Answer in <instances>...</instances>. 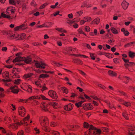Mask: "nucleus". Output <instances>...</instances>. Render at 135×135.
<instances>
[{
  "label": "nucleus",
  "mask_w": 135,
  "mask_h": 135,
  "mask_svg": "<svg viewBox=\"0 0 135 135\" xmlns=\"http://www.w3.org/2000/svg\"><path fill=\"white\" fill-rule=\"evenodd\" d=\"M20 36L22 40L24 39L26 37V35L24 33H22L20 35Z\"/></svg>",
  "instance_id": "4d7b16f0"
},
{
  "label": "nucleus",
  "mask_w": 135,
  "mask_h": 135,
  "mask_svg": "<svg viewBox=\"0 0 135 135\" xmlns=\"http://www.w3.org/2000/svg\"><path fill=\"white\" fill-rule=\"evenodd\" d=\"M75 19H74L73 20H71L67 19L66 22L67 23H68L69 25H71L73 23L75 22V21L76 22H77L79 20H78L76 21L75 20Z\"/></svg>",
  "instance_id": "5701e85b"
},
{
  "label": "nucleus",
  "mask_w": 135,
  "mask_h": 135,
  "mask_svg": "<svg viewBox=\"0 0 135 135\" xmlns=\"http://www.w3.org/2000/svg\"><path fill=\"white\" fill-rule=\"evenodd\" d=\"M42 88L41 89V91H43L47 89V88L45 86V85H44L42 86L41 87Z\"/></svg>",
  "instance_id": "e2e57ef3"
},
{
  "label": "nucleus",
  "mask_w": 135,
  "mask_h": 135,
  "mask_svg": "<svg viewBox=\"0 0 135 135\" xmlns=\"http://www.w3.org/2000/svg\"><path fill=\"white\" fill-rule=\"evenodd\" d=\"M57 124L55 122H52L50 123V125L51 126L54 127L57 126Z\"/></svg>",
  "instance_id": "864d4df0"
},
{
  "label": "nucleus",
  "mask_w": 135,
  "mask_h": 135,
  "mask_svg": "<svg viewBox=\"0 0 135 135\" xmlns=\"http://www.w3.org/2000/svg\"><path fill=\"white\" fill-rule=\"evenodd\" d=\"M62 90L64 93H65L67 94L68 92V89L65 87L63 88Z\"/></svg>",
  "instance_id": "69168bd1"
},
{
  "label": "nucleus",
  "mask_w": 135,
  "mask_h": 135,
  "mask_svg": "<svg viewBox=\"0 0 135 135\" xmlns=\"http://www.w3.org/2000/svg\"><path fill=\"white\" fill-rule=\"evenodd\" d=\"M33 131L34 133L36 134H39L40 132L39 129L37 127H35L34 128Z\"/></svg>",
  "instance_id": "473e14b6"
},
{
  "label": "nucleus",
  "mask_w": 135,
  "mask_h": 135,
  "mask_svg": "<svg viewBox=\"0 0 135 135\" xmlns=\"http://www.w3.org/2000/svg\"><path fill=\"white\" fill-rule=\"evenodd\" d=\"M10 107V108L12 109V111H14L16 110V108L15 105H13V104H11Z\"/></svg>",
  "instance_id": "603ef678"
},
{
  "label": "nucleus",
  "mask_w": 135,
  "mask_h": 135,
  "mask_svg": "<svg viewBox=\"0 0 135 135\" xmlns=\"http://www.w3.org/2000/svg\"><path fill=\"white\" fill-rule=\"evenodd\" d=\"M50 133L53 135H60V133L58 131L52 130L50 131Z\"/></svg>",
  "instance_id": "4c0bfd02"
},
{
  "label": "nucleus",
  "mask_w": 135,
  "mask_h": 135,
  "mask_svg": "<svg viewBox=\"0 0 135 135\" xmlns=\"http://www.w3.org/2000/svg\"><path fill=\"white\" fill-rule=\"evenodd\" d=\"M21 88L24 90L27 91L29 93L32 92V87L28 84L23 83L20 85Z\"/></svg>",
  "instance_id": "39448f33"
},
{
  "label": "nucleus",
  "mask_w": 135,
  "mask_h": 135,
  "mask_svg": "<svg viewBox=\"0 0 135 135\" xmlns=\"http://www.w3.org/2000/svg\"><path fill=\"white\" fill-rule=\"evenodd\" d=\"M73 62L74 63H76L77 64L80 65H82L83 64L82 61L78 59H73Z\"/></svg>",
  "instance_id": "f3484780"
},
{
  "label": "nucleus",
  "mask_w": 135,
  "mask_h": 135,
  "mask_svg": "<svg viewBox=\"0 0 135 135\" xmlns=\"http://www.w3.org/2000/svg\"><path fill=\"white\" fill-rule=\"evenodd\" d=\"M33 74L32 73H30L25 74L23 76V78L24 79H27L31 77L32 76Z\"/></svg>",
  "instance_id": "a211bd4d"
},
{
  "label": "nucleus",
  "mask_w": 135,
  "mask_h": 135,
  "mask_svg": "<svg viewBox=\"0 0 135 135\" xmlns=\"http://www.w3.org/2000/svg\"><path fill=\"white\" fill-rule=\"evenodd\" d=\"M20 54V53H17L16 54V56H18L16 57L15 59L13 60V62H16L24 61L27 64H30L31 63V59L30 56H28L26 57H23L19 56Z\"/></svg>",
  "instance_id": "20e7f679"
},
{
  "label": "nucleus",
  "mask_w": 135,
  "mask_h": 135,
  "mask_svg": "<svg viewBox=\"0 0 135 135\" xmlns=\"http://www.w3.org/2000/svg\"><path fill=\"white\" fill-rule=\"evenodd\" d=\"M91 6V4H89L88 6V5H87V2H85L82 4L81 7H90Z\"/></svg>",
  "instance_id": "37998d69"
},
{
  "label": "nucleus",
  "mask_w": 135,
  "mask_h": 135,
  "mask_svg": "<svg viewBox=\"0 0 135 135\" xmlns=\"http://www.w3.org/2000/svg\"><path fill=\"white\" fill-rule=\"evenodd\" d=\"M39 122L42 127V129L47 132H50V129L48 127L49 125V119L47 117L41 116L38 119Z\"/></svg>",
  "instance_id": "f257e3e1"
},
{
  "label": "nucleus",
  "mask_w": 135,
  "mask_h": 135,
  "mask_svg": "<svg viewBox=\"0 0 135 135\" xmlns=\"http://www.w3.org/2000/svg\"><path fill=\"white\" fill-rule=\"evenodd\" d=\"M32 45L35 46H40L42 44L39 42H33L32 44Z\"/></svg>",
  "instance_id": "6e6d98bb"
},
{
  "label": "nucleus",
  "mask_w": 135,
  "mask_h": 135,
  "mask_svg": "<svg viewBox=\"0 0 135 135\" xmlns=\"http://www.w3.org/2000/svg\"><path fill=\"white\" fill-rule=\"evenodd\" d=\"M123 115L126 119H128V115L126 112L123 113Z\"/></svg>",
  "instance_id": "3c124183"
},
{
  "label": "nucleus",
  "mask_w": 135,
  "mask_h": 135,
  "mask_svg": "<svg viewBox=\"0 0 135 135\" xmlns=\"http://www.w3.org/2000/svg\"><path fill=\"white\" fill-rule=\"evenodd\" d=\"M24 131L22 130H20L18 132L17 135H23Z\"/></svg>",
  "instance_id": "5fc2aeb1"
},
{
  "label": "nucleus",
  "mask_w": 135,
  "mask_h": 135,
  "mask_svg": "<svg viewBox=\"0 0 135 135\" xmlns=\"http://www.w3.org/2000/svg\"><path fill=\"white\" fill-rule=\"evenodd\" d=\"M90 56L91 58V59L93 60H94L95 59V54L93 53H89Z\"/></svg>",
  "instance_id": "09e8293b"
},
{
  "label": "nucleus",
  "mask_w": 135,
  "mask_h": 135,
  "mask_svg": "<svg viewBox=\"0 0 135 135\" xmlns=\"http://www.w3.org/2000/svg\"><path fill=\"white\" fill-rule=\"evenodd\" d=\"M15 10V8L14 7H9L6 9V13L8 15H10L14 13Z\"/></svg>",
  "instance_id": "9b49d317"
},
{
  "label": "nucleus",
  "mask_w": 135,
  "mask_h": 135,
  "mask_svg": "<svg viewBox=\"0 0 135 135\" xmlns=\"http://www.w3.org/2000/svg\"><path fill=\"white\" fill-rule=\"evenodd\" d=\"M30 116L29 115L25 117L23 119V121L20 122H15V124H10L8 126L9 128H12L14 130L17 129L18 128V126L20 125L21 124H23L25 125H27L28 124Z\"/></svg>",
  "instance_id": "7ed1b4c3"
},
{
  "label": "nucleus",
  "mask_w": 135,
  "mask_h": 135,
  "mask_svg": "<svg viewBox=\"0 0 135 135\" xmlns=\"http://www.w3.org/2000/svg\"><path fill=\"white\" fill-rule=\"evenodd\" d=\"M2 75L3 78H7L9 76V73L8 71H5L2 74Z\"/></svg>",
  "instance_id": "393cba45"
},
{
  "label": "nucleus",
  "mask_w": 135,
  "mask_h": 135,
  "mask_svg": "<svg viewBox=\"0 0 135 135\" xmlns=\"http://www.w3.org/2000/svg\"><path fill=\"white\" fill-rule=\"evenodd\" d=\"M49 105L47 103L42 102L40 104V107L42 109L45 111H47L48 110L49 108Z\"/></svg>",
  "instance_id": "1a4fd4ad"
},
{
  "label": "nucleus",
  "mask_w": 135,
  "mask_h": 135,
  "mask_svg": "<svg viewBox=\"0 0 135 135\" xmlns=\"http://www.w3.org/2000/svg\"><path fill=\"white\" fill-rule=\"evenodd\" d=\"M12 132L10 130H8L6 131L5 135H12Z\"/></svg>",
  "instance_id": "774afa93"
},
{
  "label": "nucleus",
  "mask_w": 135,
  "mask_h": 135,
  "mask_svg": "<svg viewBox=\"0 0 135 135\" xmlns=\"http://www.w3.org/2000/svg\"><path fill=\"white\" fill-rule=\"evenodd\" d=\"M1 32L3 33V35H7L8 34V31L7 30H3Z\"/></svg>",
  "instance_id": "338daca9"
},
{
  "label": "nucleus",
  "mask_w": 135,
  "mask_h": 135,
  "mask_svg": "<svg viewBox=\"0 0 135 135\" xmlns=\"http://www.w3.org/2000/svg\"><path fill=\"white\" fill-rule=\"evenodd\" d=\"M49 75L46 74H41L39 76L40 78H44L48 77Z\"/></svg>",
  "instance_id": "a19ab883"
},
{
  "label": "nucleus",
  "mask_w": 135,
  "mask_h": 135,
  "mask_svg": "<svg viewBox=\"0 0 135 135\" xmlns=\"http://www.w3.org/2000/svg\"><path fill=\"white\" fill-rule=\"evenodd\" d=\"M28 100L27 99H20L19 102H22L23 103H25L27 102Z\"/></svg>",
  "instance_id": "13d9d810"
},
{
  "label": "nucleus",
  "mask_w": 135,
  "mask_h": 135,
  "mask_svg": "<svg viewBox=\"0 0 135 135\" xmlns=\"http://www.w3.org/2000/svg\"><path fill=\"white\" fill-rule=\"evenodd\" d=\"M51 64L57 66H60L62 65L58 63H57L54 61H52Z\"/></svg>",
  "instance_id": "ea45409f"
},
{
  "label": "nucleus",
  "mask_w": 135,
  "mask_h": 135,
  "mask_svg": "<svg viewBox=\"0 0 135 135\" xmlns=\"http://www.w3.org/2000/svg\"><path fill=\"white\" fill-rule=\"evenodd\" d=\"M33 84L36 85L37 86L40 88H41L42 87V85H41L40 81L39 80L35 81L33 82Z\"/></svg>",
  "instance_id": "7c9ffc66"
},
{
  "label": "nucleus",
  "mask_w": 135,
  "mask_h": 135,
  "mask_svg": "<svg viewBox=\"0 0 135 135\" xmlns=\"http://www.w3.org/2000/svg\"><path fill=\"white\" fill-rule=\"evenodd\" d=\"M2 81L5 82L4 85H5L7 86H10L11 85V83L9 82L11 81V80L3 79Z\"/></svg>",
  "instance_id": "412c9836"
},
{
  "label": "nucleus",
  "mask_w": 135,
  "mask_h": 135,
  "mask_svg": "<svg viewBox=\"0 0 135 135\" xmlns=\"http://www.w3.org/2000/svg\"><path fill=\"white\" fill-rule=\"evenodd\" d=\"M25 132L27 133H29L31 131L30 128L28 127H27L25 129Z\"/></svg>",
  "instance_id": "052dcab7"
},
{
  "label": "nucleus",
  "mask_w": 135,
  "mask_h": 135,
  "mask_svg": "<svg viewBox=\"0 0 135 135\" xmlns=\"http://www.w3.org/2000/svg\"><path fill=\"white\" fill-rule=\"evenodd\" d=\"M18 69L14 68L12 71V73L13 74V77L16 78H20V76L18 75Z\"/></svg>",
  "instance_id": "f8f14e48"
},
{
  "label": "nucleus",
  "mask_w": 135,
  "mask_h": 135,
  "mask_svg": "<svg viewBox=\"0 0 135 135\" xmlns=\"http://www.w3.org/2000/svg\"><path fill=\"white\" fill-rule=\"evenodd\" d=\"M122 6L123 8L124 9H126L127 8L128 3L125 0H123L122 4Z\"/></svg>",
  "instance_id": "2eb2a0df"
},
{
  "label": "nucleus",
  "mask_w": 135,
  "mask_h": 135,
  "mask_svg": "<svg viewBox=\"0 0 135 135\" xmlns=\"http://www.w3.org/2000/svg\"><path fill=\"white\" fill-rule=\"evenodd\" d=\"M101 130L104 132H107L108 131V129L106 127H102L101 130L97 129L93 126L91 125L89 126V131L85 133V135H99L101 133Z\"/></svg>",
  "instance_id": "f03ea898"
},
{
  "label": "nucleus",
  "mask_w": 135,
  "mask_h": 135,
  "mask_svg": "<svg viewBox=\"0 0 135 135\" xmlns=\"http://www.w3.org/2000/svg\"><path fill=\"white\" fill-rule=\"evenodd\" d=\"M118 78L120 80H124L126 83H127L128 81L129 78L127 76H122L120 75L119 76Z\"/></svg>",
  "instance_id": "dca6fc26"
},
{
  "label": "nucleus",
  "mask_w": 135,
  "mask_h": 135,
  "mask_svg": "<svg viewBox=\"0 0 135 135\" xmlns=\"http://www.w3.org/2000/svg\"><path fill=\"white\" fill-rule=\"evenodd\" d=\"M100 22V19L98 18L95 19L92 22L93 24H98Z\"/></svg>",
  "instance_id": "c756f323"
},
{
  "label": "nucleus",
  "mask_w": 135,
  "mask_h": 135,
  "mask_svg": "<svg viewBox=\"0 0 135 135\" xmlns=\"http://www.w3.org/2000/svg\"><path fill=\"white\" fill-rule=\"evenodd\" d=\"M20 31L24 30L27 28L28 27L26 25L23 24L21 25H20Z\"/></svg>",
  "instance_id": "b1692460"
},
{
  "label": "nucleus",
  "mask_w": 135,
  "mask_h": 135,
  "mask_svg": "<svg viewBox=\"0 0 135 135\" xmlns=\"http://www.w3.org/2000/svg\"><path fill=\"white\" fill-rule=\"evenodd\" d=\"M12 118L15 122H17L18 120V118L15 115V113H13L12 115Z\"/></svg>",
  "instance_id": "6ab92c4d"
},
{
  "label": "nucleus",
  "mask_w": 135,
  "mask_h": 135,
  "mask_svg": "<svg viewBox=\"0 0 135 135\" xmlns=\"http://www.w3.org/2000/svg\"><path fill=\"white\" fill-rule=\"evenodd\" d=\"M85 30L86 32H89L90 31V28L88 26H86L85 27Z\"/></svg>",
  "instance_id": "0e129e2a"
},
{
  "label": "nucleus",
  "mask_w": 135,
  "mask_h": 135,
  "mask_svg": "<svg viewBox=\"0 0 135 135\" xmlns=\"http://www.w3.org/2000/svg\"><path fill=\"white\" fill-rule=\"evenodd\" d=\"M51 105H52L53 107L55 109L57 108L58 107L57 103L56 102H53L51 103Z\"/></svg>",
  "instance_id": "8fccbe9b"
},
{
  "label": "nucleus",
  "mask_w": 135,
  "mask_h": 135,
  "mask_svg": "<svg viewBox=\"0 0 135 135\" xmlns=\"http://www.w3.org/2000/svg\"><path fill=\"white\" fill-rule=\"evenodd\" d=\"M18 110V114L20 116L23 117L25 115L26 110L23 107H19Z\"/></svg>",
  "instance_id": "6e6552de"
},
{
  "label": "nucleus",
  "mask_w": 135,
  "mask_h": 135,
  "mask_svg": "<svg viewBox=\"0 0 135 135\" xmlns=\"http://www.w3.org/2000/svg\"><path fill=\"white\" fill-rule=\"evenodd\" d=\"M91 97L93 99L96 100H98L99 102H100V99L98 98L96 96H91Z\"/></svg>",
  "instance_id": "bf43d9fd"
},
{
  "label": "nucleus",
  "mask_w": 135,
  "mask_h": 135,
  "mask_svg": "<svg viewBox=\"0 0 135 135\" xmlns=\"http://www.w3.org/2000/svg\"><path fill=\"white\" fill-rule=\"evenodd\" d=\"M48 94L50 97L54 99H56L58 98L57 93L53 90H50L48 92Z\"/></svg>",
  "instance_id": "423d86ee"
},
{
  "label": "nucleus",
  "mask_w": 135,
  "mask_h": 135,
  "mask_svg": "<svg viewBox=\"0 0 135 135\" xmlns=\"http://www.w3.org/2000/svg\"><path fill=\"white\" fill-rule=\"evenodd\" d=\"M85 101V100H82L78 102V103H75V105L77 107H79L81 106L82 103L84 102Z\"/></svg>",
  "instance_id": "f704fd0d"
},
{
  "label": "nucleus",
  "mask_w": 135,
  "mask_h": 135,
  "mask_svg": "<svg viewBox=\"0 0 135 135\" xmlns=\"http://www.w3.org/2000/svg\"><path fill=\"white\" fill-rule=\"evenodd\" d=\"M2 17L3 18H11V16L10 15H8V14L6 15L4 13H1V16H0V18Z\"/></svg>",
  "instance_id": "a878e982"
},
{
  "label": "nucleus",
  "mask_w": 135,
  "mask_h": 135,
  "mask_svg": "<svg viewBox=\"0 0 135 135\" xmlns=\"http://www.w3.org/2000/svg\"><path fill=\"white\" fill-rule=\"evenodd\" d=\"M84 106H85L88 109H92L93 108V106L90 104H87L86 103L83 104Z\"/></svg>",
  "instance_id": "aec40b11"
},
{
  "label": "nucleus",
  "mask_w": 135,
  "mask_h": 135,
  "mask_svg": "<svg viewBox=\"0 0 135 135\" xmlns=\"http://www.w3.org/2000/svg\"><path fill=\"white\" fill-rule=\"evenodd\" d=\"M83 18L85 22H89L91 21V18L90 17L86 16L84 17Z\"/></svg>",
  "instance_id": "cd10ccee"
},
{
  "label": "nucleus",
  "mask_w": 135,
  "mask_h": 135,
  "mask_svg": "<svg viewBox=\"0 0 135 135\" xmlns=\"http://www.w3.org/2000/svg\"><path fill=\"white\" fill-rule=\"evenodd\" d=\"M21 80L20 79H17L15 80L14 82V83L15 84L19 85L20 84L21 82Z\"/></svg>",
  "instance_id": "a18cd8bd"
},
{
  "label": "nucleus",
  "mask_w": 135,
  "mask_h": 135,
  "mask_svg": "<svg viewBox=\"0 0 135 135\" xmlns=\"http://www.w3.org/2000/svg\"><path fill=\"white\" fill-rule=\"evenodd\" d=\"M105 55L109 58H112L113 57V55L112 54L105 52Z\"/></svg>",
  "instance_id": "72a5a7b5"
},
{
  "label": "nucleus",
  "mask_w": 135,
  "mask_h": 135,
  "mask_svg": "<svg viewBox=\"0 0 135 135\" xmlns=\"http://www.w3.org/2000/svg\"><path fill=\"white\" fill-rule=\"evenodd\" d=\"M45 27H48L52 26V23L50 22H47L44 23Z\"/></svg>",
  "instance_id": "58836bf2"
},
{
  "label": "nucleus",
  "mask_w": 135,
  "mask_h": 135,
  "mask_svg": "<svg viewBox=\"0 0 135 135\" xmlns=\"http://www.w3.org/2000/svg\"><path fill=\"white\" fill-rule=\"evenodd\" d=\"M7 91L8 92H11L12 93L15 94H17L19 91V89L16 85H14L13 86H12L8 89Z\"/></svg>",
  "instance_id": "0eeeda50"
},
{
  "label": "nucleus",
  "mask_w": 135,
  "mask_h": 135,
  "mask_svg": "<svg viewBox=\"0 0 135 135\" xmlns=\"http://www.w3.org/2000/svg\"><path fill=\"white\" fill-rule=\"evenodd\" d=\"M40 99V97L38 96H33L30 97L28 99V101L29 100H31L34 99Z\"/></svg>",
  "instance_id": "bb28decb"
},
{
  "label": "nucleus",
  "mask_w": 135,
  "mask_h": 135,
  "mask_svg": "<svg viewBox=\"0 0 135 135\" xmlns=\"http://www.w3.org/2000/svg\"><path fill=\"white\" fill-rule=\"evenodd\" d=\"M110 30L114 34H117L118 33V31L115 28L112 27L110 28Z\"/></svg>",
  "instance_id": "2f4dec72"
},
{
  "label": "nucleus",
  "mask_w": 135,
  "mask_h": 135,
  "mask_svg": "<svg viewBox=\"0 0 135 135\" xmlns=\"http://www.w3.org/2000/svg\"><path fill=\"white\" fill-rule=\"evenodd\" d=\"M133 42H131L127 44H126L124 45L125 47H127L132 46L134 43Z\"/></svg>",
  "instance_id": "c03bdc74"
},
{
  "label": "nucleus",
  "mask_w": 135,
  "mask_h": 135,
  "mask_svg": "<svg viewBox=\"0 0 135 135\" xmlns=\"http://www.w3.org/2000/svg\"><path fill=\"white\" fill-rule=\"evenodd\" d=\"M67 127L70 130H71L73 128H78L79 127V126H74L73 125L68 124L67 126Z\"/></svg>",
  "instance_id": "c85d7f7f"
},
{
  "label": "nucleus",
  "mask_w": 135,
  "mask_h": 135,
  "mask_svg": "<svg viewBox=\"0 0 135 135\" xmlns=\"http://www.w3.org/2000/svg\"><path fill=\"white\" fill-rule=\"evenodd\" d=\"M35 65L37 68L40 69H44L46 66L45 63L42 62L36 61Z\"/></svg>",
  "instance_id": "9d476101"
},
{
  "label": "nucleus",
  "mask_w": 135,
  "mask_h": 135,
  "mask_svg": "<svg viewBox=\"0 0 135 135\" xmlns=\"http://www.w3.org/2000/svg\"><path fill=\"white\" fill-rule=\"evenodd\" d=\"M56 30L61 32H66V31L62 28H56Z\"/></svg>",
  "instance_id": "e433bc0d"
},
{
  "label": "nucleus",
  "mask_w": 135,
  "mask_h": 135,
  "mask_svg": "<svg viewBox=\"0 0 135 135\" xmlns=\"http://www.w3.org/2000/svg\"><path fill=\"white\" fill-rule=\"evenodd\" d=\"M83 13V11H77L75 13V15L77 17H78L80 16Z\"/></svg>",
  "instance_id": "79ce46f5"
},
{
  "label": "nucleus",
  "mask_w": 135,
  "mask_h": 135,
  "mask_svg": "<svg viewBox=\"0 0 135 135\" xmlns=\"http://www.w3.org/2000/svg\"><path fill=\"white\" fill-rule=\"evenodd\" d=\"M17 37V35L14 34L11 35L10 36V38L11 39H16Z\"/></svg>",
  "instance_id": "680f3d73"
},
{
  "label": "nucleus",
  "mask_w": 135,
  "mask_h": 135,
  "mask_svg": "<svg viewBox=\"0 0 135 135\" xmlns=\"http://www.w3.org/2000/svg\"><path fill=\"white\" fill-rule=\"evenodd\" d=\"M128 54L129 57L131 58L135 56V53L131 51H129V52Z\"/></svg>",
  "instance_id": "49530a36"
},
{
  "label": "nucleus",
  "mask_w": 135,
  "mask_h": 135,
  "mask_svg": "<svg viewBox=\"0 0 135 135\" xmlns=\"http://www.w3.org/2000/svg\"><path fill=\"white\" fill-rule=\"evenodd\" d=\"M108 73L110 76H115L117 75V73L115 72L110 70L108 71Z\"/></svg>",
  "instance_id": "4be33fe9"
},
{
  "label": "nucleus",
  "mask_w": 135,
  "mask_h": 135,
  "mask_svg": "<svg viewBox=\"0 0 135 135\" xmlns=\"http://www.w3.org/2000/svg\"><path fill=\"white\" fill-rule=\"evenodd\" d=\"M67 50L69 51V52H73V51L74 52L75 51H76V49L75 48L69 47L68 48Z\"/></svg>",
  "instance_id": "de8ad7c7"
},
{
  "label": "nucleus",
  "mask_w": 135,
  "mask_h": 135,
  "mask_svg": "<svg viewBox=\"0 0 135 135\" xmlns=\"http://www.w3.org/2000/svg\"><path fill=\"white\" fill-rule=\"evenodd\" d=\"M116 99L127 107L130 106L131 105V104L130 103L125 102L120 98H118Z\"/></svg>",
  "instance_id": "4468645a"
},
{
  "label": "nucleus",
  "mask_w": 135,
  "mask_h": 135,
  "mask_svg": "<svg viewBox=\"0 0 135 135\" xmlns=\"http://www.w3.org/2000/svg\"><path fill=\"white\" fill-rule=\"evenodd\" d=\"M78 31L79 33L80 34H83L85 36L88 37L86 35L85 32L83 31L82 29L81 28H79V29L78 30Z\"/></svg>",
  "instance_id": "c9c22d12"
},
{
  "label": "nucleus",
  "mask_w": 135,
  "mask_h": 135,
  "mask_svg": "<svg viewBox=\"0 0 135 135\" xmlns=\"http://www.w3.org/2000/svg\"><path fill=\"white\" fill-rule=\"evenodd\" d=\"M73 107V104L70 103L65 106L64 108V109L66 110L70 111L72 110Z\"/></svg>",
  "instance_id": "ddd939ff"
}]
</instances>
